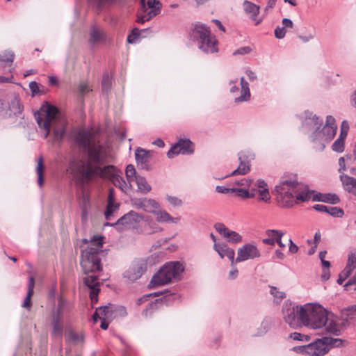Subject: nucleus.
Returning a JSON list of instances; mask_svg holds the SVG:
<instances>
[{
  "label": "nucleus",
  "mask_w": 356,
  "mask_h": 356,
  "mask_svg": "<svg viewBox=\"0 0 356 356\" xmlns=\"http://www.w3.org/2000/svg\"><path fill=\"white\" fill-rule=\"evenodd\" d=\"M75 144L82 149L84 161H79L71 168V173L76 187L84 190L86 185L94 178L108 179L111 181L121 173L111 161L108 149L100 143L97 132L92 128L79 129L74 134Z\"/></svg>",
  "instance_id": "obj_1"
},
{
  "label": "nucleus",
  "mask_w": 356,
  "mask_h": 356,
  "mask_svg": "<svg viewBox=\"0 0 356 356\" xmlns=\"http://www.w3.org/2000/svg\"><path fill=\"white\" fill-rule=\"evenodd\" d=\"M276 197L281 207L290 208L295 204L312 199L314 191L298 181L296 175L283 176L275 187Z\"/></svg>",
  "instance_id": "obj_2"
},
{
  "label": "nucleus",
  "mask_w": 356,
  "mask_h": 356,
  "mask_svg": "<svg viewBox=\"0 0 356 356\" xmlns=\"http://www.w3.org/2000/svg\"><path fill=\"white\" fill-rule=\"evenodd\" d=\"M35 119L39 127L44 130V138H47L51 129L54 141L60 142L66 132V119L61 115L55 106L44 102L40 111L34 113Z\"/></svg>",
  "instance_id": "obj_3"
},
{
  "label": "nucleus",
  "mask_w": 356,
  "mask_h": 356,
  "mask_svg": "<svg viewBox=\"0 0 356 356\" xmlns=\"http://www.w3.org/2000/svg\"><path fill=\"white\" fill-rule=\"evenodd\" d=\"M103 239L102 236H94L90 241L82 240L83 243L88 244L81 251L80 264L85 274L102 270L100 253L102 252Z\"/></svg>",
  "instance_id": "obj_4"
},
{
  "label": "nucleus",
  "mask_w": 356,
  "mask_h": 356,
  "mask_svg": "<svg viewBox=\"0 0 356 356\" xmlns=\"http://www.w3.org/2000/svg\"><path fill=\"white\" fill-rule=\"evenodd\" d=\"M300 312L301 323L305 326L319 329L326 325L327 312L320 305L308 303L301 305Z\"/></svg>",
  "instance_id": "obj_5"
},
{
  "label": "nucleus",
  "mask_w": 356,
  "mask_h": 356,
  "mask_svg": "<svg viewBox=\"0 0 356 356\" xmlns=\"http://www.w3.org/2000/svg\"><path fill=\"white\" fill-rule=\"evenodd\" d=\"M191 38L197 44L200 49L206 54H213L218 51V41L212 35L209 27L203 24H197L191 31Z\"/></svg>",
  "instance_id": "obj_6"
},
{
  "label": "nucleus",
  "mask_w": 356,
  "mask_h": 356,
  "mask_svg": "<svg viewBox=\"0 0 356 356\" xmlns=\"http://www.w3.org/2000/svg\"><path fill=\"white\" fill-rule=\"evenodd\" d=\"M306 124H314L316 127L315 131L311 135L313 142L320 141V149L323 150L325 147V143L330 142L336 135L337 127L324 125L322 129H320L323 124V120L319 119L316 115L309 114L306 118Z\"/></svg>",
  "instance_id": "obj_7"
},
{
  "label": "nucleus",
  "mask_w": 356,
  "mask_h": 356,
  "mask_svg": "<svg viewBox=\"0 0 356 356\" xmlns=\"http://www.w3.org/2000/svg\"><path fill=\"white\" fill-rule=\"evenodd\" d=\"M184 270V267L179 261L168 262L153 276L149 285H163L172 280H178Z\"/></svg>",
  "instance_id": "obj_8"
},
{
  "label": "nucleus",
  "mask_w": 356,
  "mask_h": 356,
  "mask_svg": "<svg viewBox=\"0 0 356 356\" xmlns=\"http://www.w3.org/2000/svg\"><path fill=\"white\" fill-rule=\"evenodd\" d=\"M342 344V340L337 338L323 337L317 339L313 343L308 344L307 355L324 356L333 347H339Z\"/></svg>",
  "instance_id": "obj_9"
},
{
  "label": "nucleus",
  "mask_w": 356,
  "mask_h": 356,
  "mask_svg": "<svg viewBox=\"0 0 356 356\" xmlns=\"http://www.w3.org/2000/svg\"><path fill=\"white\" fill-rule=\"evenodd\" d=\"M141 13L138 15L137 22L143 24L161 12V3L158 0H140Z\"/></svg>",
  "instance_id": "obj_10"
},
{
  "label": "nucleus",
  "mask_w": 356,
  "mask_h": 356,
  "mask_svg": "<svg viewBox=\"0 0 356 356\" xmlns=\"http://www.w3.org/2000/svg\"><path fill=\"white\" fill-rule=\"evenodd\" d=\"M300 309L301 306L298 305H287L283 308L284 319L293 328L297 327L301 323Z\"/></svg>",
  "instance_id": "obj_11"
},
{
  "label": "nucleus",
  "mask_w": 356,
  "mask_h": 356,
  "mask_svg": "<svg viewBox=\"0 0 356 356\" xmlns=\"http://www.w3.org/2000/svg\"><path fill=\"white\" fill-rule=\"evenodd\" d=\"M147 264L143 259L134 260L131 262L128 269L124 273V277L131 281L139 279L146 271Z\"/></svg>",
  "instance_id": "obj_12"
},
{
  "label": "nucleus",
  "mask_w": 356,
  "mask_h": 356,
  "mask_svg": "<svg viewBox=\"0 0 356 356\" xmlns=\"http://www.w3.org/2000/svg\"><path fill=\"white\" fill-rule=\"evenodd\" d=\"M260 257V252L256 245L246 243L238 250L235 263L241 262L248 259H253Z\"/></svg>",
  "instance_id": "obj_13"
},
{
  "label": "nucleus",
  "mask_w": 356,
  "mask_h": 356,
  "mask_svg": "<svg viewBox=\"0 0 356 356\" xmlns=\"http://www.w3.org/2000/svg\"><path fill=\"white\" fill-rule=\"evenodd\" d=\"M143 216L139 215L134 211L124 214L115 222V225L123 226L125 229H135L143 220Z\"/></svg>",
  "instance_id": "obj_14"
},
{
  "label": "nucleus",
  "mask_w": 356,
  "mask_h": 356,
  "mask_svg": "<svg viewBox=\"0 0 356 356\" xmlns=\"http://www.w3.org/2000/svg\"><path fill=\"white\" fill-rule=\"evenodd\" d=\"M193 152V143L188 139H180L168 151L167 155L168 158H173L175 155L179 154H190Z\"/></svg>",
  "instance_id": "obj_15"
},
{
  "label": "nucleus",
  "mask_w": 356,
  "mask_h": 356,
  "mask_svg": "<svg viewBox=\"0 0 356 356\" xmlns=\"http://www.w3.org/2000/svg\"><path fill=\"white\" fill-rule=\"evenodd\" d=\"M152 156V152L142 148H138L135 152V158L138 167L147 171L151 170L149 159Z\"/></svg>",
  "instance_id": "obj_16"
},
{
  "label": "nucleus",
  "mask_w": 356,
  "mask_h": 356,
  "mask_svg": "<svg viewBox=\"0 0 356 356\" xmlns=\"http://www.w3.org/2000/svg\"><path fill=\"white\" fill-rule=\"evenodd\" d=\"M83 282L90 290V298L92 303L97 302V296L100 291L99 282L96 275H90L83 278Z\"/></svg>",
  "instance_id": "obj_17"
},
{
  "label": "nucleus",
  "mask_w": 356,
  "mask_h": 356,
  "mask_svg": "<svg viewBox=\"0 0 356 356\" xmlns=\"http://www.w3.org/2000/svg\"><path fill=\"white\" fill-rule=\"evenodd\" d=\"M72 309V305L65 299L60 297L58 300V305L52 316L64 320L70 317V313Z\"/></svg>",
  "instance_id": "obj_18"
},
{
  "label": "nucleus",
  "mask_w": 356,
  "mask_h": 356,
  "mask_svg": "<svg viewBox=\"0 0 356 356\" xmlns=\"http://www.w3.org/2000/svg\"><path fill=\"white\" fill-rule=\"evenodd\" d=\"M243 8L245 13L249 15L250 18L254 22L255 25L260 24L263 19L259 18L258 15L260 12V6L248 0L243 2Z\"/></svg>",
  "instance_id": "obj_19"
},
{
  "label": "nucleus",
  "mask_w": 356,
  "mask_h": 356,
  "mask_svg": "<svg viewBox=\"0 0 356 356\" xmlns=\"http://www.w3.org/2000/svg\"><path fill=\"white\" fill-rule=\"evenodd\" d=\"M213 248L221 258L227 257L231 261V265L234 266L235 252L232 248H229L223 243H214Z\"/></svg>",
  "instance_id": "obj_20"
},
{
  "label": "nucleus",
  "mask_w": 356,
  "mask_h": 356,
  "mask_svg": "<svg viewBox=\"0 0 356 356\" xmlns=\"http://www.w3.org/2000/svg\"><path fill=\"white\" fill-rule=\"evenodd\" d=\"M92 318L95 323H96L98 319L112 320L113 318L112 305L108 304V305L97 308L92 315Z\"/></svg>",
  "instance_id": "obj_21"
},
{
  "label": "nucleus",
  "mask_w": 356,
  "mask_h": 356,
  "mask_svg": "<svg viewBox=\"0 0 356 356\" xmlns=\"http://www.w3.org/2000/svg\"><path fill=\"white\" fill-rule=\"evenodd\" d=\"M106 38L104 33L97 26L90 27L88 42L90 45H95Z\"/></svg>",
  "instance_id": "obj_22"
},
{
  "label": "nucleus",
  "mask_w": 356,
  "mask_h": 356,
  "mask_svg": "<svg viewBox=\"0 0 356 356\" xmlns=\"http://www.w3.org/2000/svg\"><path fill=\"white\" fill-rule=\"evenodd\" d=\"M340 180L342 182L345 191L356 195V179L345 174L340 175Z\"/></svg>",
  "instance_id": "obj_23"
},
{
  "label": "nucleus",
  "mask_w": 356,
  "mask_h": 356,
  "mask_svg": "<svg viewBox=\"0 0 356 356\" xmlns=\"http://www.w3.org/2000/svg\"><path fill=\"white\" fill-rule=\"evenodd\" d=\"M241 94L239 97L235 98L236 103L247 102L250 98V92L248 83L245 80L244 77L241 78Z\"/></svg>",
  "instance_id": "obj_24"
},
{
  "label": "nucleus",
  "mask_w": 356,
  "mask_h": 356,
  "mask_svg": "<svg viewBox=\"0 0 356 356\" xmlns=\"http://www.w3.org/2000/svg\"><path fill=\"white\" fill-rule=\"evenodd\" d=\"M62 319L52 316V331L51 335L54 337L61 338L63 333V323Z\"/></svg>",
  "instance_id": "obj_25"
},
{
  "label": "nucleus",
  "mask_w": 356,
  "mask_h": 356,
  "mask_svg": "<svg viewBox=\"0 0 356 356\" xmlns=\"http://www.w3.org/2000/svg\"><path fill=\"white\" fill-rule=\"evenodd\" d=\"M154 214L156 216V220L158 222H172L177 223L179 218H172L168 212L164 210L155 211Z\"/></svg>",
  "instance_id": "obj_26"
},
{
  "label": "nucleus",
  "mask_w": 356,
  "mask_h": 356,
  "mask_svg": "<svg viewBox=\"0 0 356 356\" xmlns=\"http://www.w3.org/2000/svg\"><path fill=\"white\" fill-rule=\"evenodd\" d=\"M238 160L240 161L238 167L235 170H234L231 174L226 175L225 177L234 176L237 175H245L250 170L248 162H245L244 161H243V156L241 155V153L238 154Z\"/></svg>",
  "instance_id": "obj_27"
},
{
  "label": "nucleus",
  "mask_w": 356,
  "mask_h": 356,
  "mask_svg": "<svg viewBox=\"0 0 356 356\" xmlns=\"http://www.w3.org/2000/svg\"><path fill=\"white\" fill-rule=\"evenodd\" d=\"M134 181L137 184L138 191L143 194H147L152 190L151 186L144 177L138 176Z\"/></svg>",
  "instance_id": "obj_28"
},
{
  "label": "nucleus",
  "mask_w": 356,
  "mask_h": 356,
  "mask_svg": "<svg viewBox=\"0 0 356 356\" xmlns=\"http://www.w3.org/2000/svg\"><path fill=\"white\" fill-rule=\"evenodd\" d=\"M44 166L43 164V158L42 156H40L38 158L37 161V166H36V172L38 174V184L41 187L43 184L44 178H43V173H44Z\"/></svg>",
  "instance_id": "obj_29"
},
{
  "label": "nucleus",
  "mask_w": 356,
  "mask_h": 356,
  "mask_svg": "<svg viewBox=\"0 0 356 356\" xmlns=\"http://www.w3.org/2000/svg\"><path fill=\"white\" fill-rule=\"evenodd\" d=\"M160 207L159 204L153 199L145 198V205L143 211L154 213L156 209Z\"/></svg>",
  "instance_id": "obj_30"
},
{
  "label": "nucleus",
  "mask_w": 356,
  "mask_h": 356,
  "mask_svg": "<svg viewBox=\"0 0 356 356\" xmlns=\"http://www.w3.org/2000/svg\"><path fill=\"white\" fill-rule=\"evenodd\" d=\"M121 173H118L112 180V183L118 188H119L122 191L127 192L128 188H129L124 179V178L120 175Z\"/></svg>",
  "instance_id": "obj_31"
},
{
  "label": "nucleus",
  "mask_w": 356,
  "mask_h": 356,
  "mask_svg": "<svg viewBox=\"0 0 356 356\" xmlns=\"http://www.w3.org/2000/svg\"><path fill=\"white\" fill-rule=\"evenodd\" d=\"M120 204L115 202V200L108 201V204L106 207V210L104 213L105 218L106 220H111V218L113 216V212L117 211L119 208Z\"/></svg>",
  "instance_id": "obj_32"
},
{
  "label": "nucleus",
  "mask_w": 356,
  "mask_h": 356,
  "mask_svg": "<svg viewBox=\"0 0 356 356\" xmlns=\"http://www.w3.org/2000/svg\"><path fill=\"white\" fill-rule=\"evenodd\" d=\"M15 54L11 51H5L0 54V62L7 64L9 67L13 62Z\"/></svg>",
  "instance_id": "obj_33"
},
{
  "label": "nucleus",
  "mask_w": 356,
  "mask_h": 356,
  "mask_svg": "<svg viewBox=\"0 0 356 356\" xmlns=\"http://www.w3.org/2000/svg\"><path fill=\"white\" fill-rule=\"evenodd\" d=\"M125 175L129 184V187H131V182L135 181L136 177L138 176L136 175V169L133 165L129 164L126 167Z\"/></svg>",
  "instance_id": "obj_34"
},
{
  "label": "nucleus",
  "mask_w": 356,
  "mask_h": 356,
  "mask_svg": "<svg viewBox=\"0 0 356 356\" xmlns=\"http://www.w3.org/2000/svg\"><path fill=\"white\" fill-rule=\"evenodd\" d=\"M325 327L327 332L337 335L339 332L338 324L334 322L332 319L329 318L327 316V321L326 325H323Z\"/></svg>",
  "instance_id": "obj_35"
},
{
  "label": "nucleus",
  "mask_w": 356,
  "mask_h": 356,
  "mask_svg": "<svg viewBox=\"0 0 356 356\" xmlns=\"http://www.w3.org/2000/svg\"><path fill=\"white\" fill-rule=\"evenodd\" d=\"M321 202L335 204L340 202V199L336 194L324 193Z\"/></svg>",
  "instance_id": "obj_36"
},
{
  "label": "nucleus",
  "mask_w": 356,
  "mask_h": 356,
  "mask_svg": "<svg viewBox=\"0 0 356 356\" xmlns=\"http://www.w3.org/2000/svg\"><path fill=\"white\" fill-rule=\"evenodd\" d=\"M225 238L231 243H237L242 241V236L234 231L229 230L227 235Z\"/></svg>",
  "instance_id": "obj_37"
},
{
  "label": "nucleus",
  "mask_w": 356,
  "mask_h": 356,
  "mask_svg": "<svg viewBox=\"0 0 356 356\" xmlns=\"http://www.w3.org/2000/svg\"><path fill=\"white\" fill-rule=\"evenodd\" d=\"M111 86V77L108 73H105L103 75L102 81V87L104 91H108L110 90Z\"/></svg>",
  "instance_id": "obj_38"
},
{
  "label": "nucleus",
  "mask_w": 356,
  "mask_h": 356,
  "mask_svg": "<svg viewBox=\"0 0 356 356\" xmlns=\"http://www.w3.org/2000/svg\"><path fill=\"white\" fill-rule=\"evenodd\" d=\"M327 213L333 217L341 218L343 214V210L339 207H328L327 208Z\"/></svg>",
  "instance_id": "obj_39"
},
{
  "label": "nucleus",
  "mask_w": 356,
  "mask_h": 356,
  "mask_svg": "<svg viewBox=\"0 0 356 356\" xmlns=\"http://www.w3.org/2000/svg\"><path fill=\"white\" fill-rule=\"evenodd\" d=\"M352 272L353 270H350V267H346L339 274L337 283L340 285L342 284L345 280L350 275Z\"/></svg>",
  "instance_id": "obj_40"
},
{
  "label": "nucleus",
  "mask_w": 356,
  "mask_h": 356,
  "mask_svg": "<svg viewBox=\"0 0 356 356\" xmlns=\"http://www.w3.org/2000/svg\"><path fill=\"white\" fill-rule=\"evenodd\" d=\"M113 318L118 316H124L127 314L125 307L112 305Z\"/></svg>",
  "instance_id": "obj_41"
},
{
  "label": "nucleus",
  "mask_w": 356,
  "mask_h": 356,
  "mask_svg": "<svg viewBox=\"0 0 356 356\" xmlns=\"http://www.w3.org/2000/svg\"><path fill=\"white\" fill-rule=\"evenodd\" d=\"M266 234L269 238H275L276 241L277 238H282L284 233L282 231L277 229H267L266 231Z\"/></svg>",
  "instance_id": "obj_42"
},
{
  "label": "nucleus",
  "mask_w": 356,
  "mask_h": 356,
  "mask_svg": "<svg viewBox=\"0 0 356 356\" xmlns=\"http://www.w3.org/2000/svg\"><path fill=\"white\" fill-rule=\"evenodd\" d=\"M332 149L337 152H343L344 150V141L341 139H337L332 145Z\"/></svg>",
  "instance_id": "obj_43"
},
{
  "label": "nucleus",
  "mask_w": 356,
  "mask_h": 356,
  "mask_svg": "<svg viewBox=\"0 0 356 356\" xmlns=\"http://www.w3.org/2000/svg\"><path fill=\"white\" fill-rule=\"evenodd\" d=\"M214 228L216 229V232H218L224 238H225L229 232V229L225 227V225L220 222L216 223Z\"/></svg>",
  "instance_id": "obj_44"
},
{
  "label": "nucleus",
  "mask_w": 356,
  "mask_h": 356,
  "mask_svg": "<svg viewBox=\"0 0 356 356\" xmlns=\"http://www.w3.org/2000/svg\"><path fill=\"white\" fill-rule=\"evenodd\" d=\"M259 199L265 202L270 200V195L268 188H263L259 191Z\"/></svg>",
  "instance_id": "obj_45"
},
{
  "label": "nucleus",
  "mask_w": 356,
  "mask_h": 356,
  "mask_svg": "<svg viewBox=\"0 0 356 356\" xmlns=\"http://www.w3.org/2000/svg\"><path fill=\"white\" fill-rule=\"evenodd\" d=\"M270 292L275 298L282 300L286 297V294L284 291H279L278 289L275 286H270Z\"/></svg>",
  "instance_id": "obj_46"
},
{
  "label": "nucleus",
  "mask_w": 356,
  "mask_h": 356,
  "mask_svg": "<svg viewBox=\"0 0 356 356\" xmlns=\"http://www.w3.org/2000/svg\"><path fill=\"white\" fill-rule=\"evenodd\" d=\"M346 267H350L351 270H353L356 268V254L350 253L348 255V262Z\"/></svg>",
  "instance_id": "obj_47"
},
{
  "label": "nucleus",
  "mask_w": 356,
  "mask_h": 356,
  "mask_svg": "<svg viewBox=\"0 0 356 356\" xmlns=\"http://www.w3.org/2000/svg\"><path fill=\"white\" fill-rule=\"evenodd\" d=\"M236 195L243 199L250 198L254 197L253 193H250L248 190L243 188H238L237 190Z\"/></svg>",
  "instance_id": "obj_48"
},
{
  "label": "nucleus",
  "mask_w": 356,
  "mask_h": 356,
  "mask_svg": "<svg viewBox=\"0 0 356 356\" xmlns=\"http://www.w3.org/2000/svg\"><path fill=\"white\" fill-rule=\"evenodd\" d=\"M29 88L32 92V97H34L36 95L42 94L40 90L38 83L35 81H31L29 83Z\"/></svg>",
  "instance_id": "obj_49"
},
{
  "label": "nucleus",
  "mask_w": 356,
  "mask_h": 356,
  "mask_svg": "<svg viewBox=\"0 0 356 356\" xmlns=\"http://www.w3.org/2000/svg\"><path fill=\"white\" fill-rule=\"evenodd\" d=\"M133 206L138 209H144L145 198H135L131 200Z\"/></svg>",
  "instance_id": "obj_50"
},
{
  "label": "nucleus",
  "mask_w": 356,
  "mask_h": 356,
  "mask_svg": "<svg viewBox=\"0 0 356 356\" xmlns=\"http://www.w3.org/2000/svg\"><path fill=\"white\" fill-rule=\"evenodd\" d=\"M80 207L85 208L90 207V198L84 192L82 193L81 196Z\"/></svg>",
  "instance_id": "obj_51"
},
{
  "label": "nucleus",
  "mask_w": 356,
  "mask_h": 356,
  "mask_svg": "<svg viewBox=\"0 0 356 356\" xmlns=\"http://www.w3.org/2000/svg\"><path fill=\"white\" fill-rule=\"evenodd\" d=\"M140 35V30L138 29H134L131 31V35H128L127 42L129 43H134L135 40L137 39Z\"/></svg>",
  "instance_id": "obj_52"
},
{
  "label": "nucleus",
  "mask_w": 356,
  "mask_h": 356,
  "mask_svg": "<svg viewBox=\"0 0 356 356\" xmlns=\"http://www.w3.org/2000/svg\"><path fill=\"white\" fill-rule=\"evenodd\" d=\"M251 51H252V48L250 47L245 46V47H242L238 48L237 50H236L233 53V54L234 55H236V54L244 55V54H250Z\"/></svg>",
  "instance_id": "obj_53"
},
{
  "label": "nucleus",
  "mask_w": 356,
  "mask_h": 356,
  "mask_svg": "<svg viewBox=\"0 0 356 356\" xmlns=\"http://www.w3.org/2000/svg\"><path fill=\"white\" fill-rule=\"evenodd\" d=\"M286 35L284 27L277 26L275 29V36L277 39L283 38Z\"/></svg>",
  "instance_id": "obj_54"
},
{
  "label": "nucleus",
  "mask_w": 356,
  "mask_h": 356,
  "mask_svg": "<svg viewBox=\"0 0 356 356\" xmlns=\"http://www.w3.org/2000/svg\"><path fill=\"white\" fill-rule=\"evenodd\" d=\"M166 199L168 201V202L170 204L173 205L174 207L180 206L181 204V200L178 199L176 197L167 195Z\"/></svg>",
  "instance_id": "obj_55"
},
{
  "label": "nucleus",
  "mask_w": 356,
  "mask_h": 356,
  "mask_svg": "<svg viewBox=\"0 0 356 356\" xmlns=\"http://www.w3.org/2000/svg\"><path fill=\"white\" fill-rule=\"evenodd\" d=\"M307 347L308 345L295 346L293 348V350L297 353H301L307 355Z\"/></svg>",
  "instance_id": "obj_56"
},
{
  "label": "nucleus",
  "mask_w": 356,
  "mask_h": 356,
  "mask_svg": "<svg viewBox=\"0 0 356 356\" xmlns=\"http://www.w3.org/2000/svg\"><path fill=\"white\" fill-rule=\"evenodd\" d=\"M32 295H33V293H31L30 292H27L26 296V298L24 300L23 305H22L23 307L27 308L29 310L30 309L31 305V298Z\"/></svg>",
  "instance_id": "obj_57"
},
{
  "label": "nucleus",
  "mask_w": 356,
  "mask_h": 356,
  "mask_svg": "<svg viewBox=\"0 0 356 356\" xmlns=\"http://www.w3.org/2000/svg\"><path fill=\"white\" fill-rule=\"evenodd\" d=\"M251 183H252L251 179L243 178L241 180L236 181L234 182V184L237 185V186H250Z\"/></svg>",
  "instance_id": "obj_58"
},
{
  "label": "nucleus",
  "mask_w": 356,
  "mask_h": 356,
  "mask_svg": "<svg viewBox=\"0 0 356 356\" xmlns=\"http://www.w3.org/2000/svg\"><path fill=\"white\" fill-rule=\"evenodd\" d=\"M277 0H268L266 6L264 9L265 14H268L269 10L273 8L276 5Z\"/></svg>",
  "instance_id": "obj_59"
},
{
  "label": "nucleus",
  "mask_w": 356,
  "mask_h": 356,
  "mask_svg": "<svg viewBox=\"0 0 356 356\" xmlns=\"http://www.w3.org/2000/svg\"><path fill=\"white\" fill-rule=\"evenodd\" d=\"M305 337L307 338V337L299 332H293L290 334V338L296 341H303ZM306 339L307 340L308 339Z\"/></svg>",
  "instance_id": "obj_60"
},
{
  "label": "nucleus",
  "mask_w": 356,
  "mask_h": 356,
  "mask_svg": "<svg viewBox=\"0 0 356 356\" xmlns=\"http://www.w3.org/2000/svg\"><path fill=\"white\" fill-rule=\"evenodd\" d=\"M35 285V280L33 276L29 277V284H28V291L27 292H30L31 293H33V289Z\"/></svg>",
  "instance_id": "obj_61"
},
{
  "label": "nucleus",
  "mask_w": 356,
  "mask_h": 356,
  "mask_svg": "<svg viewBox=\"0 0 356 356\" xmlns=\"http://www.w3.org/2000/svg\"><path fill=\"white\" fill-rule=\"evenodd\" d=\"M327 206L323 204H315L313 209L319 212L327 213Z\"/></svg>",
  "instance_id": "obj_62"
},
{
  "label": "nucleus",
  "mask_w": 356,
  "mask_h": 356,
  "mask_svg": "<svg viewBox=\"0 0 356 356\" xmlns=\"http://www.w3.org/2000/svg\"><path fill=\"white\" fill-rule=\"evenodd\" d=\"M339 172L340 173H341L342 172L346 170V164H345V158L344 157L339 158Z\"/></svg>",
  "instance_id": "obj_63"
},
{
  "label": "nucleus",
  "mask_w": 356,
  "mask_h": 356,
  "mask_svg": "<svg viewBox=\"0 0 356 356\" xmlns=\"http://www.w3.org/2000/svg\"><path fill=\"white\" fill-rule=\"evenodd\" d=\"M88 91H89V90L88 88V85L86 83H82L79 85V92L80 94L83 95Z\"/></svg>",
  "instance_id": "obj_64"
}]
</instances>
